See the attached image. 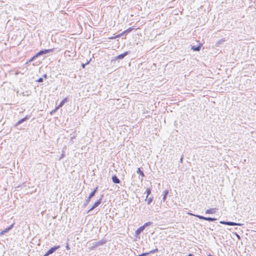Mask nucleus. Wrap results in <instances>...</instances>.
Masks as SVG:
<instances>
[{
	"instance_id": "nucleus-21",
	"label": "nucleus",
	"mask_w": 256,
	"mask_h": 256,
	"mask_svg": "<svg viewBox=\"0 0 256 256\" xmlns=\"http://www.w3.org/2000/svg\"><path fill=\"white\" fill-rule=\"evenodd\" d=\"M153 198L150 197L148 198H147L146 200H147V204H150L152 201Z\"/></svg>"
},
{
	"instance_id": "nucleus-25",
	"label": "nucleus",
	"mask_w": 256,
	"mask_h": 256,
	"mask_svg": "<svg viewBox=\"0 0 256 256\" xmlns=\"http://www.w3.org/2000/svg\"><path fill=\"white\" fill-rule=\"evenodd\" d=\"M90 60H91V59H90V60L88 62H86V64H82V68H85L86 66L89 64V62H90Z\"/></svg>"
},
{
	"instance_id": "nucleus-13",
	"label": "nucleus",
	"mask_w": 256,
	"mask_h": 256,
	"mask_svg": "<svg viewBox=\"0 0 256 256\" xmlns=\"http://www.w3.org/2000/svg\"><path fill=\"white\" fill-rule=\"evenodd\" d=\"M13 227V224H11L8 228H6L0 232V234H4L6 232H8Z\"/></svg>"
},
{
	"instance_id": "nucleus-29",
	"label": "nucleus",
	"mask_w": 256,
	"mask_h": 256,
	"mask_svg": "<svg viewBox=\"0 0 256 256\" xmlns=\"http://www.w3.org/2000/svg\"><path fill=\"white\" fill-rule=\"evenodd\" d=\"M44 80V79L42 78H39L38 80H37V82H42Z\"/></svg>"
},
{
	"instance_id": "nucleus-17",
	"label": "nucleus",
	"mask_w": 256,
	"mask_h": 256,
	"mask_svg": "<svg viewBox=\"0 0 256 256\" xmlns=\"http://www.w3.org/2000/svg\"><path fill=\"white\" fill-rule=\"evenodd\" d=\"M205 220L209 222H214L216 220V218L210 217H206Z\"/></svg>"
},
{
	"instance_id": "nucleus-19",
	"label": "nucleus",
	"mask_w": 256,
	"mask_h": 256,
	"mask_svg": "<svg viewBox=\"0 0 256 256\" xmlns=\"http://www.w3.org/2000/svg\"><path fill=\"white\" fill-rule=\"evenodd\" d=\"M146 199L148 198V196L151 193V190L150 189V188H146Z\"/></svg>"
},
{
	"instance_id": "nucleus-5",
	"label": "nucleus",
	"mask_w": 256,
	"mask_h": 256,
	"mask_svg": "<svg viewBox=\"0 0 256 256\" xmlns=\"http://www.w3.org/2000/svg\"><path fill=\"white\" fill-rule=\"evenodd\" d=\"M128 54V52H126L123 54L118 55V56L114 57V60H122L123 59L126 55Z\"/></svg>"
},
{
	"instance_id": "nucleus-23",
	"label": "nucleus",
	"mask_w": 256,
	"mask_h": 256,
	"mask_svg": "<svg viewBox=\"0 0 256 256\" xmlns=\"http://www.w3.org/2000/svg\"><path fill=\"white\" fill-rule=\"evenodd\" d=\"M152 223V222H146L142 226H144V228H145L146 226H150Z\"/></svg>"
},
{
	"instance_id": "nucleus-7",
	"label": "nucleus",
	"mask_w": 256,
	"mask_h": 256,
	"mask_svg": "<svg viewBox=\"0 0 256 256\" xmlns=\"http://www.w3.org/2000/svg\"><path fill=\"white\" fill-rule=\"evenodd\" d=\"M217 210H218L216 208H210V209H208L206 210L205 213L206 214H215Z\"/></svg>"
},
{
	"instance_id": "nucleus-10",
	"label": "nucleus",
	"mask_w": 256,
	"mask_h": 256,
	"mask_svg": "<svg viewBox=\"0 0 256 256\" xmlns=\"http://www.w3.org/2000/svg\"><path fill=\"white\" fill-rule=\"evenodd\" d=\"M112 182L114 184H120V180L116 176H112Z\"/></svg>"
},
{
	"instance_id": "nucleus-11",
	"label": "nucleus",
	"mask_w": 256,
	"mask_h": 256,
	"mask_svg": "<svg viewBox=\"0 0 256 256\" xmlns=\"http://www.w3.org/2000/svg\"><path fill=\"white\" fill-rule=\"evenodd\" d=\"M94 196V194H93V193H90L88 198L86 200V202L84 204L85 206H86L90 202V199Z\"/></svg>"
},
{
	"instance_id": "nucleus-18",
	"label": "nucleus",
	"mask_w": 256,
	"mask_h": 256,
	"mask_svg": "<svg viewBox=\"0 0 256 256\" xmlns=\"http://www.w3.org/2000/svg\"><path fill=\"white\" fill-rule=\"evenodd\" d=\"M200 46H192V49L194 51H199L200 49Z\"/></svg>"
},
{
	"instance_id": "nucleus-8",
	"label": "nucleus",
	"mask_w": 256,
	"mask_h": 256,
	"mask_svg": "<svg viewBox=\"0 0 256 256\" xmlns=\"http://www.w3.org/2000/svg\"><path fill=\"white\" fill-rule=\"evenodd\" d=\"M60 248V246H54L52 248H50L47 252L49 254H52L54 253L56 250Z\"/></svg>"
},
{
	"instance_id": "nucleus-3",
	"label": "nucleus",
	"mask_w": 256,
	"mask_h": 256,
	"mask_svg": "<svg viewBox=\"0 0 256 256\" xmlns=\"http://www.w3.org/2000/svg\"><path fill=\"white\" fill-rule=\"evenodd\" d=\"M220 223L221 224H223L228 225V226H242V224L236 223V222H232L220 221Z\"/></svg>"
},
{
	"instance_id": "nucleus-31",
	"label": "nucleus",
	"mask_w": 256,
	"mask_h": 256,
	"mask_svg": "<svg viewBox=\"0 0 256 256\" xmlns=\"http://www.w3.org/2000/svg\"><path fill=\"white\" fill-rule=\"evenodd\" d=\"M236 237H237L238 239H240V236H239L238 234L236 233Z\"/></svg>"
},
{
	"instance_id": "nucleus-35",
	"label": "nucleus",
	"mask_w": 256,
	"mask_h": 256,
	"mask_svg": "<svg viewBox=\"0 0 256 256\" xmlns=\"http://www.w3.org/2000/svg\"><path fill=\"white\" fill-rule=\"evenodd\" d=\"M180 161V162H182V158H181Z\"/></svg>"
},
{
	"instance_id": "nucleus-34",
	"label": "nucleus",
	"mask_w": 256,
	"mask_h": 256,
	"mask_svg": "<svg viewBox=\"0 0 256 256\" xmlns=\"http://www.w3.org/2000/svg\"><path fill=\"white\" fill-rule=\"evenodd\" d=\"M193 254H189L188 256H192Z\"/></svg>"
},
{
	"instance_id": "nucleus-26",
	"label": "nucleus",
	"mask_w": 256,
	"mask_h": 256,
	"mask_svg": "<svg viewBox=\"0 0 256 256\" xmlns=\"http://www.w3.org/2000/svg\"><path fill=\"white\" fill-rule=\"evenodd\" d=\"M98 189V187H96V188L92 192V193H93L95 195L96 193V192Z\"/></svg>"
},
{
	"instance_id": "nucleus-28",
	"label": "nucleus",
	"mask_w": 256,
	"mask_h": 256,
	"mask_svg": "<svg viewBox=\"0 0 256 256\" xmlns=\"http://www.w3.org/2000/svg\"><path fill=\"white\" fill-rule=\"evenodd\" d=\"M38 56H36V54L35 56H34L33 57H32V58L30 59V62L33 61V60L35 59V58H36V57H38Z\"/></svg>"
},
{
	"instance_id": "nucleus-20",
	"label": "nucleus",
	"mask_w": 256,
	"mask_h": 256,
	"mask_svg": "<svg viewBox=\"0 0 256 256\" xmlns=\"http://www.w3.org/2000/svg\"><path fill=\"white\" fill-rule=\"evenodd\" d=\"M122 36V34H118L116 36L110 37V39H112V40L115 39V38H120Z\"/></svg>"
},
{
	"instance_id": "nucleus-6",
	"label": "nucleus",
	"mask_w": 256,
	"mask_h": 256,
	"mask_svg": "<svg viewBox=\"0 0 256 256\" xmlns=\"http://www.w3.org/2000/svg\"><path fill=\"white\" fill-rule=\"evenodd\" d=\"M68 102V98H65L64 99L60 104H59L58 105V106H57L55 110H54V112H56V111L58 109H59L60 108L62 107L64 104L67 102Z\"/></svg>"
},
{
	"instance_id": "nucleus-16",
	"label": "nucleus",
	"mask_w": 256,
	"mask_h": 256,
	"mask_svg": "<svg viewBox=\"0 0 256 256\" xmlns=\"http://www.w3.org/2000/svg\"><path fill=\"white\" fill-rule=\"evenodd\" d=\"M132 30V28H128L126 30L123 32L122 34V35L124 34H126L130 33Z\"/></svg>"
},
{
	"instance_id": "nucleus-24",
	"label": "nucleus",
	"mask_w": 256,
	"mask_h": 256,
	"mask_svg": "<svg viewBox=\"0 0 256 256\" xmlns=\"http://www.w3.org/2000/svg\"><path fill=\"white\" fill-rule=\"evenodd\" d=\"M198 217V218L200 219V220H205V218L206 217L205 216H200V215H194Z\"/></svg>"
},
{
	"instance_id": "nucleus-12",
	"label": "nucleus",
	"mask_w": 256,
	"mask_h": 256,
	"mask_svg": "<svg viewBox=\"0 0 256 256\" xmlns=\"http://www.w3.org/2000/svg\"><path fill=\"white\" fill-rule=\"evenodd\" d=\"M144 226H141L138 228L136 231V235L140 234L144 230Z\"/></svg>"
},
{
	"instance_id": "nucleus-30",
	"label": "nucleus",
	"mask_w": 256,
	"mask_h": 256,
	"mask_svg": "<svg viewBox=\"0 0 256 256\" xmlns=\"http://www.w3.org/2000/svg\"><path fill=\"white\" fill-rule=\"evenodd\" d=\"M66 248L67 250H70V248L69 246H68V244H66Z\"/></svg>"
},
{
	"instance_id": "nucleus-9",
	"label": "nucleus",
	"mask_w": 256,
	"mask_h": 256,
	"mask_svg": "<svg viewBox=\"0 0 256 256\" xmlns=\"http://www.w3.org/2000/svg\"><path fill=\"white\" fill-rule=\"evenodd\" d=\"M30 118V116H25L24 118H22L20 120H18L17 123H16V126L17 125H18V124H22L23 122H24V121H26V120L29 119Z\"/></svg>"
},
{
	"instance_id": "nucleus-33",
	"label": "nucleus",
	"mask_w": 256,
	"mask_h": 256,
	"mask_svg": "<svg viewBox=\"0 0 256 256\" xmlns=\"http://www.w3.org/2000/svg\"><path fill=\"white\" fill-rule=\"evenodd\" d=\"M44 78H47V75L46 74H44Z\"/></svg>"
},
{
	"instance_id": "nucleus-27",
	"label": "nucleus",
	"mask_w": 256,
	"mask_h": 256,
	"mask_svg": "<svg viewBox=\"0 0 256 256\" xmlns=\"http://www.w3.org/2000/svg\"><path fill=\"white\" fill-rule=\"evenodd\" d=\"M148 254V252H146V253H142V254H139L138 256H146Z\"/></svg>"
},
{
	"instance_id": "nucleus-22",
	"label": "nucleus",
	"mask_w": 256,
	"mask_h": 256,
	"mask_svg": "<svg viewBox=\"0 0 256 256\" xmlns=\"http://www.w3.org/2000/svg\"><path fill=\"white\" fill-rule=\"evenodd\" d=\"M158 252V249L157 248L153 250H152L148 252V254H154L156 252Z\"/></svg>"
},
{
	"instance_id": "nucleus-2",
	"label": "nucleus",
	"mask_w": 256,
	"mask_h": 256,
	"mask_svg": "<svg viewBox=\"0 0 256 256\" xmlns=\"http://www.w3.org/2000/svg\"><path fill=\"white\" fill-rule=\"evenodd\" d=\"M54 50L53 48L48 50H40L36 54V56H39L43 54H45L50 52H52Z\"/></svg>"
},
{
	"instance_id": "nucleus-1",
	"label": "nucleus",
	"mask_w": 256,
	"mask_h": 256,
	"mask_svg": "<svg viewBox=\"0 0 256 256\" xmlns=\"http://www.w3.org/2000/svg\"><path fill=\"white\" fill-rule=\"evenodd\" d=\"M106 240H100L99 242H94L92 244V246L91 248H90L91 250H94L96 247H97L99 246H102L103 244H106Z\"/></svg>"
},
{
	"instance_id": "nucleus-36",
	"label": "nucleus",
	"mask_w": 256,
	"mask_h": 256,
	"mask_svg": "<svg viewBox=\"0 0 256 256\" xmlns=\"http://www.w3.org/2000/svg\"><path fill=\"white\" fill-rule=\"evenodd\" d=\"M208 256H212L211 254H209V255H208Z\"/></svg>"
},
{
	"instance_id": "nucleus-15",
	"label": "nucleus",
	"mask_w": 256,
	"mask_h": 256,
	"mask_svg": "<svg viewBox=\"0 0 256 256\" xmlns=\"http://www.w3.org/2000/svg\"><path fill=\"white\" fill-rule=\"evenodd\" d=\"M136 172H137V174H139L140 176H142L143 177L144 176V172L142 170H140V168H138Z\"/></svg>"
},
{
	"instance_id": "nucleus-32",
	"label": "nucleus",
	"mask_w": 256,
	"mask_h": 256,
	"mask_svg": "<svg viewBox=\"0 0 256 256\" xmlns=\"http://www.w3.org/2000/svg\"><path fill=\"white\" fill-rule=\"evenodd\" d=\"M49 255H50V254H48V252H46L44 254V256H48Z\"/></svg>"
},
{
	"instance_id": "nucleus-4",
	"label": "nucleus",
	"mask_w": 256,
	"mask_h": 256,
	"mask_svg": "<svg viewBox=\"0 0 256 256\" xmlns=\"http://www.w3.org/2000/svg\"><path fill=\"white\" fill-rule=\"evenodd\" d=\"M102 200V198H100L99 200H98L94 204H93V206H92V208L88 210V212H89L90 211H92V210L96 208L97 206H98L101 204Z\"/></svg>"
},
{
	"instance_id": "nucleus-14",
	"label": "nucleus",
	"mask_w": 256,
	"mask_h": 256,
	"mask_svg": "<svg viewBox=\"0 0 256 256\" xmlns=\"http://www.w3.org/2000/svg\"><path fill=\"white\" fill-rule=\"evenodd\" d=\"M168 194V190H165L163 192V198L162 200L164 202L166 200V196Z\"/></svg>"
}]
</instances>
